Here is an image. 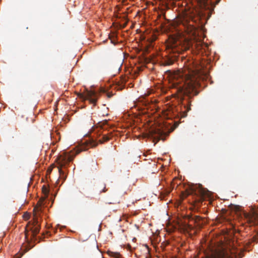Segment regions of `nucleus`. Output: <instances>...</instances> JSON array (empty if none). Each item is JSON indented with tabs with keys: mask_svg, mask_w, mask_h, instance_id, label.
I'll use <instances>...</instances> for the list:
<instances>
[{
	"mask_svg": "<svg viewBox=\"0 0 258 258\" xmlns=\"http://www.w3.org/2000/svg\"><path fill=\"white\" fill-rule=\"evenodd\" d=\"M191 63L192 62L178 70L175 75L177 80L172 85L177 89L182 117H186L187 113L191 110L192 97L199 93L196 89L200 86V73L192 64L190 66Z\"/></svg>",
	"mask_w": 258,
	"mask_h": 258,
	"instance_id": "nucleus-1",
	"label": "nucleus"
},
{
	"mask_svg": "<svg viewBox=\"0 0 258 258\" xmlns=\"http://www.w3.org/2000/svg\"><path fill=\"white\" fill-rule=\"evenodd\" d=\"M187 195H191L195 204L201 203L206 198L211 196L210 191L207 188H204L201 184H194L190 183L186 187Z\"/></svg>",
	"mask_w": 258,
	"mask_h": 258,
	"instance_id": "nucleus-2",
	"label": "nucleus"
},
{
	"mask_svg": "<svg viewBox=\"0 0 258 258\" xmlns=\"http://www.w3.org/2000/svg\"><path fill=\"white\" fill-rule=\"evenodd\" d=\"M192 42L191 41L186 38H181L180 39H171L168 47L170 48L173 52H179L180 51H185L192 47Z\"/></svg>",
	"mask_w": 258,
	"mask_h": 258,
	"instance_id": "nucleus-3",
	"label": "nucleus"
},
{
	"mask_svg": "<svg viewBox=\"0 0 258 258\" xmlns=\"http://www.w3.org/2000/svg\"><path fill=\"white\" fill-rule=\"evenodd\" d=\"M75 156V155L74 154V153L64 152L57 158L56 161L58 166L56 167V170L59 173V177L61 176H62V177H66V175H64V171L63 170L62 168L65 167L73 161Z\"/></svg>",
	"mask_w": 258,
	"mask_h": 258,
	"instance_id": "nucleus-4",
	"label": "nucleus"
},
{
	"mask_svg": "<svg viewBox=\"0 0 258 258\" xmlns=\"http://www.w3.org/2000/svg\"><path fill=\"white\" fill-rule=\"evenodd\" d=\"M41 203L42 202L39 201L37 205L34 207V222L33 223V226L30 227V229L31 231V236L32 238H35L36 235L39 232L40 225L38 224V215L37 212H41Z\"/></svg>",
	"mask_w": 258,
	"mask_h": 258,
	"instance_id": "nucleus-5",
	"label": "nucleus"
},
{
	"mask_svg": "<svg viewBox=\"0 0 258 258\" xmlns=\"http://www.w3.org/2000/svg\"><path fill=\"white\" fill-rule=\"evenodd\" d=\"M235 255L224 250L210 249L204 253L202 258H235Z\"/></svg>",
	"mask_w": 258,
	"mask_h": 258,
	"instance_id": "nucleus-6",
	"label": "nucleus"
},
{
	"mask_svg": "<svg viewBox=\"0 0 258 258\" xmlns=\"http://www.w3.org/2000/svg\"><path fill=\"white\" fill-rule=\"evenodd\" d=\"M80 97L83 99L89 100L90 103L95 106L98 99V95L95 91L90 90L87 91L85 94H81Z\"/></svg>",
	"mask_w": 258,
	"mask_h": 258,
	"instance_id": "nucleus-7",
	"label": "nucleus"
},
{
	"mask_svg": "<svg viewBox=\"0 0 258 258\" xmlns=\"http://www.w3.org/2000/svg\"><path fill=\"white\" fill-rule=\"evenodd\" d=\"M98 143L93 139H89L85 141L81 146V151L87 150L89 148L96 147Z\"/></svg>",
	"mask_w": 258,
	"mask_h": 258,
	"instance_id": "nucleus-8",
	"label": "nucleus"
},
{
	"mask_svg": "<svg viewBox=\"0 0 258 258\" xmlns=\"http://www.w3.org/2000/svg\"><path fill=\"white\" fill-rule=\"evenodd\" d=\"M202 9H208L213 2L211 0H195Z\"/></svg>",
	"mask_w": 258,
	"mask_h": 258,
	"instance_id": "nucleus-9",
	"label": "nucleus"
},
{
	"mask_svg": "<svg viewBox=\"0 0 258 258\" xmlns=\"http://www.w3.org/2000/svg\"><path fill=\"white\" fill-rule=\"evenodd\" d=\"M111 134H103L101 138L99 139L98 142L101 144L108 141L111 139Z\"/></svg>",
	"mask_w": 258,
	"mask_h": 258,
	"instance_id": "nucleus-10",
	"label": "nucleus"
},
{
	"mask_svg": "<svg viewBox=\"0 0 258 258\" xmlns=\"http://www.w3.org/2000/svg\"><path fill=\"white\" fill-rule=\"evenodd\" d=\"M247 221L252 224H256V217L254 215H247L246 217Z\"/></svg>",
	"mask_w": 258,
	"mask_h": 258,
	"instance_id": "nucleus-11",
	"label": "nucleus"
},
{
	"mask_svg": "<svg viewBox=\"0 0 258 258\" xmlns=\"http://www.w3.org/2000/svg\"><path fill=\"white\" fill-rule=\"evenodd\" d=\"M110 256L113 258H122V256L118 252H111Z\"/></svg>",
	"mask_w": 258,
	"mask_h": 258,
	"instance_id": "nucleus-12",
	"label": "nucleus"
},
{
	"mask_svg": "<svg viewBox=\"0 0 258 258\" xmlns=\"http://www.w3.org/2000/svg\"><path fill=\"white\" fill-rule=\"evenodd\" d=\"M195 29V27L192 25V24H189L187 28V31L188 32L192 33L193 31Z\"/></svg>",
	"mask_w": 258,
	"mask_h": 258,
	"instance_id": "nucleus-13",
	"label": "nucleus"
},
{
	"mask_svg": "<svg viewBox=\"0 0 258 258\" xmlns=\"http://www.w3.org/2000/svg\"><path fill=\"white\" fill-rule=\"evenodd\" d=\"M30 214L28 213H25L24 215H23V218L25 220H28V219H30Z\"/></svg>",
	"mask_w": 258,
	"mask_h": 258,
	"instance_id": "nucleus-14",
	"label": "nucleus"
},
{
	"mask_svg": "<svg viewBox=\"0 0 258 258\" xmlns=\"http://www.w3.org/2000/svg\"><path fill=\"white\" fill-rule=\"evenodd\" d=\"M42 190H43V191L44 192H45V194H48V191L47 190L46 188L44 187V186H43Z\"/></svg>",
	"mask_w": 258,
	"mask_h": 258,
	"instance_id": "nucleus-15",
	"label": "nucleus"
},
{
	"mask_svg": "<svg viewBox=\"0 0 258 258\" xmlns=\"http://www.w3.org/2000/svg\"><path fill=\"white\" fill-rule=\"evenodd\" d=\"M109 38H110V40H111V42L112 43H113V44H115V43H116V42H115V40L113 39L111 37V36H109Z\"/></svg>",
	"mask_w": 258,
	"mask_h": 258,
	"instance_id": "nucleus-16",
	"label": "nucleus"
},
{
	"mask_svg": "<svg viewBox=\"0 0 258 258\" xmlns=\"http://www.w3.org/2000/svg\"><path fill=\"white\" fill-rule=\"evenodd\" d=\"M201 220V218L200 217L197 216L195 219V221L196 222H198Z\"/></svg>",
	"mask_w": 258,
	"mask_h": 258,
	"instance_id": "nucleus-17",
	"label": "nucleus"
},
{
	"mask_svg": "<svg viewBox=\"0 0 258 258\" xmlns=\"http://www.w3.org/2000/svg\"><path fill=\"white\" fill-rule=\"evenodd\" d=\"M51 170H52V169H51L50 167H49V168L48 169L47 171V175H48V174H49V173L51 172Z\"/></svg>",
	"mask_w": 258,
	"mask_h": 258,
	"instance_id": "nucleus-18",
	"label": "nucleus"
},
{
	"mask_svg": "<svg viewBox=\"0 0 258 258\" xmlns=\"http://www.w3.org/2000/svg\"><path fill=\"white\" fill-rule=\"evenodd\" d=\"M82 151H81V147H80L79 149L78 150V151L76 153H75V154L74 153V154L75 155H77V154H78L80 152H81Z\"/></svg>",
	"mask_w": 258,
	"mask_h": 258,
	"instance_id": "nucleus-19",
	"label": "nucleus"
},
{
	"mask_svg": "<svg viewBox=\"0 0 258 258\" xmlns=\"http://www.w3.org/2000/svg\"><path fill=\"white\" fill-rule=\"evenodd\" d=\"M112 94H107V96H108V98H110V97H112Z\"/></svg>",
	"mask_w": 258,
	"mask_h": 258,
	"instance_id": "nucleus-20",
	"label": "nucleus"
},
{
	"mask_svg": "<svg viewBox=\"0 0 258 258\" xmlns=\"http://www.w3.org/2000/svg\"><path fill=\"white\" fill-rule=\"evenodd\" d=\"M220 0H217V1H216V3H215V5L218 4L219 3V2H220Z\"/></svg>",
	"mask_w": 258,
	"mask_h": 258,
	"instance_id": "nucleus-21",
	"label": "nucleus"
},
{
	"mask_svg": "<svg viewBox=\"0 0 258 258\" xmlns=\"http://www.w3.org/2000/svg\"><path fill=\"white\" fill-rule=\"evenodd\" d=\"M148 39H151L150 38H149ZM155 40V38H153V39L152 40H150V41H151V42H153L154 41V40Z\"/></svg>",
	"mask_w": 258,
	"mask_h": 258,
	"instance_id": "nucleus-22",
	"label": "nucleus"
},
{
	"mask_svg": "<svg viewBox=\"0 0 258 258\" xmlns=\"http://www.w3.org/2000/svg\"><path fill=\"white\" fill-rule=\"evenodd\" d=\"M42 181L43 182H44V178H42Z\"/></svg>",
	"mask_w": 258,
	"mask_h": 258,
	"instance_id": "nucleus-23",
	"label": "nucleus"
},
{
	"mask_svg": "<svg viewBox=\"0 0 258 258\" xmlns=\"http://www.w3.org/2000/svg\"><path fill=\"white\" fill-rule=\"evenodd\" d=\"M25 235H26V237H27V233H26Z\"/></svg>",
	"mask_w": 258,
	"mask_h": 258,
	"instance_id": "nucleus-24",
	"label": "nucleus"
},
{
	"mask_svg": "<svg viewBox=\"0 0 258 258\" xmlns=\"http://www.w3.org/2000/svg\"><path fill=\"white\" fill-rule=\"evenodd\" d=\"M165 65H168V64H169V63H165Z\"/></svg>",
	"mask_w": 258,
	"mask_h": 258,
	"instance_id": "nucleus-25",
	"label": "nucleus"
}]
</instances>
